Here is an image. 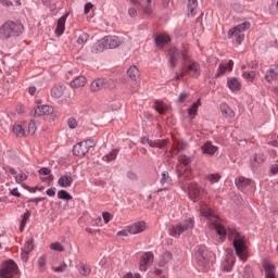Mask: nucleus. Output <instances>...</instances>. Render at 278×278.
I'll use <instances>...</instances> for the list:
<instances>
[{"label": "nucleus", "mask_w": 278, "mask_h": 278, "mask_svg": "<svg viewBox=\"0 0 278 278\" xmlns=\"http://www.w3.org/2000/svg\"><path fill=\"white\" fill-rule=\"evenodd\" d=\"M228 236L233 240V247L237 254V257L242 262L249 260V248L247 247V238L238 232L236 228H228Z\"/></svg>", "instance_id": "1"}, {"label": "nucleus", "mask_w": 278, "mask_h": 278, "mask_svg": "<svg viewBox=\"0 0 278 278\" xmlns=\"http://www.w3.org/2000/svg\"><path fill=\"white\" fill-rule=\"evenodd\" d=\"M200 214L201 216H204V218L211 220V229H215L217 236H219V242H223V240L227 238V229H225V226L218 222V217L212 212V208L204 205L200 208Z\"/></svg>", "instance_id": "2"}, {"label": "nucleus", "mask_w": 278, "mask_h": 278, "mask_svg": "<svg viewBox=\"0 0 278 278\" xmlns=\"http://www.w3.org/2000/svg\"><path fill=\"white\" fill-rule=\"evenodd\" d=\"M186 75L194 77L195 79L197 77H201V64L190 56H187L184 62L181 72L175 74V79H181V77H186Z\"/></svg>", "instance_id": "3"}, {"label": "nucleus", "mask_w": 278, "mask_h": 278, "mask_svg": "<svg viewBox=\"0 0 278 278\" xmlns=\"http://www.w3.org/2000/svg\"><path fill=\"white\" fill-rule=\"evenodd\" d=\"M121 39L116 36H106L96 42L92 47V53H103L105 49H116L119 47Z\"/></svg>", "instance_id": "4"}, {"label": "nucleus", "mask_w": 278, "mask_h": 278, "mask_svg": "<svg viewBox=\"0 0 278 278\" xmlns=\"http://www.w3.org/2000/svg\"><path fill=\"white\" fill-rule=\"evenodd\" d=\"M23 24L7 22L0 28V38H16L24 31Z\"/></svg>", "instance_id": "5"}, {"label": "nucleus", "mask_w": 278, "mask_h": 278, "mask_svg": "<svg viewBox=\"0 0 278 278\" xmlns=\"http://www.w3.org/2000/svg\"><path fill=\"white\" fill-rule=\"evenodd\" d=\"M195 260L199 266H202L204 270H208L210 265L214 264V260H216V256H214V253L200 248L195 253Z\"/></svg>", "instance_id": "6"}, {"label": "nucleus", "mask_w": 278, "mask_h": 278, "mask_svg": "<svg viewBox=\"0 0 278 278\" xmlns=\"http://www.w3.org/2000/svg\"><path fill=\"white\" fill-rule=\"evenodd\" d=\"M194 227V219L189 217L177 225L172 226L169 229V235L174 238H179L181 233H186V231H192Z\"/></svg>", "instance_id": "7"}, {"label": "nucleus", "mask_w": 278, "mask_h": 278, "mask_svg": "<svg viewBox=\"0 0 278 278\" xmlns=\"http://www.w3.org/2000/svg\"><path fill=\"white\" fill-rule=\"evenodd\" d=\"M168 55H169V65L172 66V68H176L177 64L179 62V60H184V62L190 56L188 54V49L186 48H172L168 51Z\"/></svg>", "instance_id": "8"}, {"label": "nucleus", "mask_w": 278, "mask_h": 278, "mask_svg": "<svg viewBox=\"0 0 278 278\" xmlns=\"http://www.w3.org/2000/svg\"><path fill=\"white\" fill-rule=\"evenodd\" d=\"M248 29H251V23L243 22V23L232 27L231 29H229L228 37L236 38V42L238 45H242V42L244 41V34H242V33L247 31Z\"/></svg>", "instance_id": "9"}, {"label": "nucleus", "mask_w": 278, "mask_h": 278, "mask_svg": "<svg viewBox=\"0 0 278 278\" xmlns=\"http://www.w3.org/2000/svg\"><path fill=\"white\" fill-rule=\"evenodd\" d=\"M97 146V141L94 139L84 140L76 143L73 148V153L77 157H84L92 147Z\"/></svg>", "instance_id": "10"}, {"label": "nucleus", "mask_w": 278, "mask_h": 278, "mask_svg": "<svg viewBox=\"0 0 278 278\" xmlns=\"http://www.w3.org/2000/svg\"><path fill=\"white\" fill-rule=\"evenodd\" d=\"M18 273V266L14 261L3 262L0 267V278H14V275Z\"/></svg>", "instance_id": "11"}, {"label": "nucleus", "mask_w": 278, "mask_h": 278, "mask_svg": "<svg viewBox=\"0 0 278 278\" xmlns=\"http://www.w3.org/2000/svg\"><path fill=\"white\" fill-rule=\"evenodd\" d=\"M112 79L99 78L91 83V92H99V90H103V88H110L108 84H113Z\"/></svg>", "instance_id": "12"}, {"label": "nucleus", "mask_w": 278, "mask_h": 278, "mask_svg": "<svg viewBox=\"0 0 278 278\" xmlns=\"http://www.w3.org/2000/svg\"><path fill=\"white\" fill-rule=\"evenodd\" d=\"M153 254L151 252H146L140 258L139 270L143 273L147 271V267L149 266V264H153Z\"/></svg>", "instance_id": "13"}, {"label": "nucleus", "mask_w": 278, "mask_h": 278, "mask_svg": "<svg viewBox=\"0 0 278 278\" xmlns=\"http://www.w3.org/2000/svg\"><path fill=\"white\" fill-rule=\"evenodd\" d=\"M34 116H50L53 114V106L51 105H38L33 111Z\"/></svg>", "instance_id": "14"}, {"label": "nucleus", "mask_w": 278, "mask_h": 278, "mask_svg": "<svg viewBox=\"0 0 278 278\" xmlns=\"http://www.w3.org/2000/svg\"><path fill=\"white\" fill-rule=\"evenodd\" d=\"M203 194V189L199 187L197 184L189 185V199L191 201L197 202L198 199H201V195Z\"/></svg>", "instance_id": "15"}, {"label": "nucleus", "mask_w": 278, "mask_h": 278, "mask_svg": "<svg viewBox=\"0 0 278 278\" xmlns=\"http://www.w3.org/2000/svg\"><path fill=\"white\" fill-rule=\"evenodd\" d=\"M142 144H149V147L156 148V149H164V146L167 144L166 139H156L151 140L149 138H142L141 139Z\"/></svg>", "instance_id": "16"}, {"label": "nucleus", "mask_w": 278, "mask_h": 278, "mask_svg": "<svg viewBox=\"0 0 278 278\" xmlns=\"http://www.w3.org/2000/svg\"><path fill=\"white\" fill-rule=\"evenodd\" d=\"M235 264L236 256H233L232 254H227L225 261L223 262L222 270H224V273H231Z\"/></svg>", "instance_id": "17"}, {"label": "nucleus", "mask_w": 278, "mask_h": 278, "mask_svg": "<svg viewBox=\"0 0 278 278\" xmlns=\"http://www.w3.org/2000/svg\"><path fill=\"white\" fill-rule=\"evenodd\" d=\"M147 229V223L144 222H138L130 226H128V231L132 236H136V233H142Z\"/></svg>", "instance_id": "18"}, {"label": "nucleus", "mask_w": 278, "mask_h": 278, "mask_svg": "<svg viewBox=\"0 0 278 278\" xmlns=\"http://www.w3.org/2000/svg\"><path fill=\"white\" fill-rule=\"evenodd\" d=\"M227 86L231 92H240L242 90V83L236 77L228 78Z\"/></svg>", "instance_id": "19"}, {"label": "nucleus", "mask_w": 278, "mask_h": 278, "mask_svg": "<svg viewBox=\"0 0 278 278\" xmlns=\"http://www.w3.org/2000/svg\"><path fill=\"white\" fill-rule=\"evenodd\" d=\"M25 127H27V124L25 123H17L13 126V134L17 136L18 138H23V136H27V130H25Z\"/></svg>", "instance_id": "20"}, {"label": "nucleus", "mask_w": 278, "mask_h": 278, "mask_svg": "<svg viewBox=\"0 0 278 278\" xmlns=\"http://www.w3.org/2000/svg\"><path fill=\"white\" fill-rule=\"evenodd\" d=\"M264 162V154H254L250 157L251 168H260Z\"/></svg>", "instance_id": "21"}, {"label": "nucleus", "mask_w": 278, "mask_h": 278, "mask_svg": "<svg viewBox=\"0 0 278 278\" xmlns=\"http://www.w3.org/2000/svg\"><path fill=\"white\" fill-rule=\"evenodd\" d=\"M263 268L265 270V278H277L275 276V265L270 262H264Z\"/></svg>", "instance_id": "22"}, {"label": "nucleus", "mask_w": 278, "mask_h": 278, "mask_svg": "<svg viewBox=\"0 0 278 278\" xmlns=\"http://www.w3.org/2000/svg\"><path fill=\"white\" fill-rule=\"evenodd\" d=\"M168 42H170V36L166 34H161L155 37V45L160 49H162V47H165V45H168Z\"/></svg>", "instance_id": "23"}, {"label": "nucleus", "mask_w": 278, "mask_h": 278, "mask_svg": "<svg viewBox=\"0 0 278 278\" xmlns=\"http://www.w3.org/2000/svg\"><path fill=\"white\" fill-rule=\"evenodd\" d=\"M58 184L61 188H71L73 186V176L63 175L59 178Z\"/></svg>", "instance_id": "24"}, {"label": "nucleus", "mask_w": 278, "mask_h": 278, "mask_svg": "<svg viewBox=\"0 0 278 278\" xmlns=\"http://www.w3.org/2000/svg\"><path fill=\"white\" fill-rule=\"evenodd\" d=\"M141 8L143 14L151 16V14H153V0H142Z\"/></svg>", "instance_id": "25"}, {"label": "nucleus", "mask_w": 278, "mask_h": 278, "mask_svg": "<svg viewBox=\"0 0 278 278\" xmlns=\"http://www.w3.org/2000/svg\"><path fill=\"white\" fill-rule=\"evenodd\" d=\"M68 15H63L62 17L59 18L58 24H56V29L55 34L58 36H62L66 29V18Z\"/></svg>", "instance_id": "26"}, {"label": "nucleus", "mask_w": 278, "mask_h": 278, "mask_svg": "<svg viewBox=\"0 0 278 278\" xmlns=\"http://www.w3.org/2000/svg\"><path fill=\"white\" fill-rule=\"evenodd\" d=\"M227 71L229 73H231V71H233V61L232 60H230L226 65L225 64L219 65L216 77H220V75H225Z\"/></svg>", "instance_id": "27"}, {"label": "nucleus", "mask_w": 278, "mask_h": 278, "mask_svg": "<svg viewBox=\"0 0 278 278\" xmlns=\"http://www.w3.org/2000/svg\"><path fill=\"white\" fill-rule=\"evenodd\" d=\"M220 112L225 118H233L236 116V112L229 108L228 103H222L220 104Z\"/></svg>", "instance_id": "28"}, {"label": "nucleus", "mask_w": 278, "mask_h": 278, "mask_svg": "<svg viewBox=\"0 0 278 278\" xmlns=\"http://www.w3.org/2000/svg\"><path fill=\"white\" fill-rule=\"evenodd\" d=\"M218 151V147L212 144V142L207 141L202 146V152L205 155H214Z\"/></svg>", "instance_id": "29"}, {"label": "nucleus", "mask_w": 278, "mask_h": 278, "mask_svg": "<svg viewBox=\"0 0 278 278\" xmlns=\"http://www.w3.org/2000/svg\"><path fill=\"white\" fill-rule=\"evenodd\" d=\"M252 181L249 178H245L243 176L236 179V186L239 188V190H244L245 188H249L251 186Z\"/></svg>", "instance_id": "30"}, {"label": "nucleus", "mask_w": 278, "mask_h": 278, "mask_svg": "<svg viewBox=\"0 0 278 278\" xmlns=\"http://www.w3.org/2000/svg\"><path fill=\"white\" fill-rule=\"evenodd\" d=\"M127 75L132 81H137L138 77H140V70L136 65H131L127 71Z\"/></svg>", "instance_id": "31"}, {"label": "nucleus", "mask_w": 278, "mask_h": 278, "mask_svg": "<svg viewBox=\"0 0 278 278\" xmlns=\"http://www.w3.org/2000/svg\"><path fill=\"white\" fill-rule=\"evenodd\" d=\"M64 90H66V87L64 86H54L51 89V97H54V99H61V97L64 94Z\"/></svg>", "instance_id": "32"}, {"label": "nucleus", "mask_w": 278, "mask_h": 278, "mask_svg": "<svg viewBox=\"0 0 278 278\" xmlns=\"http://www.w3.org/2000/svg\"><path fill=\"white\" fill-rule=\"evenodd\" d=\"M86 77L78 76L71 81V88H84V86H86Z\"/></svg>", "instance_id": "33"}, {"label": "nucleus", "mask_w": 278, "mask_h": 278, "mask_svg": "<svg viewBox=\"0 0 278 278\" xmlns=\"http://www.w3.org/2000/svg\"><path fill=\"white\" fill-rule=\"evenodd\" d=\"M78 273L83 277H88V275L92 273V269L89 267V265L81 263L78 265Z\"/></svg>", "instance_id": "34"}, {"label": "nucleus", "mask_w": 278, "mask_h": 278, "mask_svg": "<svg viewBox=\"0 0 278 278\" xmlns=\"http://www.w3.org/2000/svg\"><path fill=\"white\" fill-rule=\"evenodd\" d=\"M197 8H199L198 0H189L188 1V10H189L190 16L197 15Z\"/></svg>", "instance_id": "35"}, {"label": "nucleus", "mask_w": 278, "mask_h": 278, "mask_svg": "<svg viewBox=\"0 0 278 278\" xmlns=\"http://www.w3.org/2000/svg\"><path fill=\"white\" fill-rule=\"evenodd\" d=\"M265 79L270 84V81H277L278 79V72L275 70H268L265 74Z\"/></svg>", "instance_id": "36"}, {"label": "nucleus", "mask_w": 278, "mask_h": 278, "mask_svg": "<svg viewBox=\"0 0 278 278\" xmlns=\"http://www.w3.org/2000/svg\"><path fill=\"white\" fill-rule=\"evenodd\" d=\"M242 77H243V79H245V81L253 83L255 77H257V72H255V71H251V72L244 71L242 73Z\"/></svg>", "instance_id": "37"}, {"label": "nucleus", "mask_w": 278, "mask_h": 278, "mask_svg": "<svg viewBox=\"0 0 278 278\" xmlns=\"http://www.w3.org/2000/svg\"><path fill=\"white\" fill-rule=\"evenodd\" d=\"M170 260H173V254L170 252H165L163 253L159 266H166V264H168V262H170Z\"/></svg>", "instance_id": "38"}, {"label": "nucleus", "mask_w": 278, "mask_h": 278, "mask_svg": "<svg viewBox=\"0 0 278 278\" xmlns=\"http://www.w3.org/2000/svg\"><path fill=\"white\" fill-rule=\"evenodd\" d=\"M199 108H201V99H199L195 103H193L191 108L188 110L189 116H197V112L199 111Z\"/></svg>", "instance_id": "39"}, {"label": "nucleus", "mask_w": 278, "mask_h": 278, "mask_svg": "<svg viewBox=\"0 0 278 278\" xmlns=\"http://www.w3.org/2000/svg\"><path fill=\"white\" fill-rule=\"evenodd\" d=\"M58 199H61L63 201H73V195H71V193H68V191L66 190H60L58 192Z\"/></svg>", "instance_id": "40"}, {"label": "nucleus", "mask_w": 278, "mask_h": 278, "mask_svg": "<svg viewBox=\"0 0 278 278\" xmlns=\"http://www.w3.org/2000/svg\"><path fill=\"white\" fill-rule=\"evenodd\" d=\"M154 108H155L156 112H159V114H164L166 112V110H168V105H166L162 101H156Z\"/></svg>", "instance_id": "41"}, {"label": "nucleus", "mask_w": 278, "mask_h": 278, "mask_svg": "<svg viewBox=\"0 0 278 278\" xmlns=\"http://www.w3.org/2000/svg\"><path fill=\"white\" fill-rule=\"evenodd\" d=\"M31 216V213H29V211H27L23 216H22V220L20 224V231H24L25 229V225H27V222L29 220Z\"/></svg>", "instance_id": "42"}, {"label": "nucleus", "mask_w": 278, "mask_h": 278, "mask_svg": "<svg viewBox=\"0 0 278 278\" xmlns=\"http://www.w3.org/2000/svg\"><path fill=\"white\" fill-rule=\"evenodd\" d=\"M116 155H118L117 150H112L109 154L103 156L104 162H113V160H116Z\"/></svg>", "instance_id": "43"}, {"label": "nucleus", "mask_w": 278, "mask_h": 278, "mask_svg": "<svg viewBox=\"0 0 278 278\" xmlns=\"http://www.w3.org/2000/svg\"><path fill=\"white\" fill-rule=\"evenodd\" d=\"M51 251H58L59 253H62L64 251V245L60 242H53L50 244Z\"/></svg>", "instance_id": "44"}, {"label": "nucleus", "mask_w": 278, "mask_h": 278, "mask_svg": "<svg viewBox=\"0 0 278 278\" xmlns=\"http://www.w3.org/2000/svg\"><path fill=\"white\" fill-rule=\"evenodd\" d=\"M206 179H208L211 184H218V181H220V174H210L206 176Z\"/></svg>", "instance_id": "45"}, {"label": "nucleus", "mask_w": 278, "mask_h": 278, "mask_svg": "<svg viewBox=\"0 0 278 278\" xmlns=\"http://www.w3.org/2000/svg\"><path fill=\"white\" fill-rule=\"evenodd\" d=\"M243 278H255L253 276V269L251 268V266H245L243 269V274H242Z\"/></svg>", "instance_id": "46"}, {"label": "nucleus", "mask_w": 278, "mask_h": 278, "mask_svg": "<svg viewBox=\"0 0 278 278\" xmlns=\"http://www.w3.org/2000/svg\"><path fill=\"white\" fill-rule=\"evenodd\" d=\"M0 2L7 8H10V5H21V0H0Z\"/></svg>", "instance_id": "47"}, {"label": "nucleus", "mask_w": 278, "mask_h": 278, "mask_svg": "<svg viewBox=\"0 0 278 278\" xmlns=\"http://www.w3.org/2000/svg\"><path fill=\"white\" fill-rule=\"evenodd\" d=\"M23 251L31 253V251H34V240L31 239L27 240L24 244Z\"/></svg>", "instance_id": "48"}, {"label": "nucleus", "mask_w": 278, "mask_h": 278, "mask_svg": "<svg viewBox=\"0 0 278 278\" xmlns=\"http://www.w3.org/2000/svg\"><path fill=\"white\" fill-rule=\"evenodd\" d=\"M68 265L66 263H61L60 266L52 267L53 273H65Z\"/></svg>", "instance_id": "49"}, {"label": "nucleus", "mask_w": 278, "mask_h": 278, "mask_svg": "<svg viewBox=\"0 0 278 278\" xmlns=\"http://www.w3.org/2000/svg\"><path fill=\"white\" fill-rule=\"evenodd\" d=\"M178 160L179 163L182 164L184 166H188V164L192 163V159L187 155H180Z\"/></svg>", "instance_id": "50"}, {"label": "nucleus", "mask_w": 278, "mask_h": 278, "mask_svg": "<svg viewBox=\"0 0 278 278\" xmlns=\"http://www.w3.org/2000/svg\"><path fill=\"white\" fill-rule=\"evenodd\" d=\"M27 134H29L30 136H34V134H36V123H34V121H30L27 124Z\"/></svg>", "instance_id": "51"}, {"label": "nucleus", "mask_w": 278, "mask_h": 278, "mask_svg": "<svg viewBox=\"0 0 278 278\" xmlns=\"http://www.w3.org/2000/svg\"><path fill=\"white\" fill-rule=\"evenodd\" d=\"M43 5H47V8H50V10L53 12L55 10V3H58V0H42Z\"/></svg>", "instance_id": "52"}, {"label": "nucleus", "mask_w": 278, "mask_h": 278, "mask_svg": "<svg viewBox=\"0 0 278 278\" xmlns=\"http://www.w3.org/2000/svg\"><path fill=\"white\" fill-rule=\"evenodd\" d=\"M38 266L40 270H45V267L47 266V256L42 255L38 258Z\"/></svg>", "instance_id": "53"}, {"label": "nucleus", "mask_w": 278, "mask_h": 278, "mask_svg": "<svg viewBox=\"0 0 278 278\" xmlns=\"http://www.w3.org/2000/svg\"><path fill=\"white\" fill-rule=\"evenodd\" d=\"M270 14H277L278 12V0H271V5L269 8Z\"/></svg>", "instance_id": "54"}, {"label": "nucleus", "mask_w": 278, "mask_h": 278, "mask_svg": "<svg viewBox=\"0 0 278 278\" xmlns=\"http://www.w3.org/2000/svg\"><path fill=\"white\" fill-rule=\"evenodd\" d=\"M67 125H68L70 129H76L77 128V119H75V117H70L67 119Z\"/></svg>", "instance_id": "55"}, {"label": "nucleus", "mask_w": 278, "mask_h": 278, "mask_svg": "<svg viewBox=\"0 0 278 278\" xmlns=\"http://www.w3.org/2000/svg\"><path fill=\"white\" fill-rule=\"evenodd\" d=\"M16 184H23V181H27V175L26 174H18L15 176Z\"/></svg>", "instance_id": "56"}, {"label": "nucleus", "mask_w": 278, "mask_h": 278, "mask_svg": "<svg viewBox=\"0 0 278 278\" xmlns=\"http://www.w3.org/2000/svg\"><path fill=\"white\" fill-rule=\"evenodd\" d=\"M2 169L9 175H16V169L10 167V165H3Z\"/></svg>", "instance_id": "57"}, {"label": "nucleus", "mask_w": 278, "mask_h": 278, "mask_svg": "<svg viewBox=\"0 0 278 278\" xmlns=\"http://www.w3.org/2000/svg\"><path fill=\"white\" fill-rule=\"evenodd\" d=\"M184 149H186V142L178 141V143L176 146V155H177V153H181V151H184Z\"/></svg>", "instance_id": "58"}, {"label": "nucleus", "mask_w": 278, "mask_h": 278, "mask_svg": "<svg viewBox=\"0 0 278 278\" xmlns=\"http://www.w3.org/2000/svg\"><path fill=\"white\" fill-rule=\"evenodd\" d=\"M85 42H88V35L83 34L77 39V45H84Z\"/></svg>", "instance_id": "59"}, {"label": "nucleus", "mask_w": 278, "mask_h": 278, "mask_svg": "<svg viewBox=\"0 0 278 278\" xmlns=\"http://www.w3.org/2000/svg\"><path fill=\"white\" fill-rule=\"evenodd\" d=\"M102 218H103L105 225H108V223H110L112 220V215L110 214V212H104V213H102Z\"/></svg>", "instance_id": "60"}, {"label": "nucleus", "mask_w": 278, "mask_h": 278, "mask_svg": "<svg viewBox=\"0 0 278 278\" xmlns=\"http://www.w3.org/2000/svg\"><path fill=\"white\" fill-rule=\"evenodd\" d=\"M129 236V227L125 228L124 230L117 231V237L123 238Z\"/></svg>", "instance_id": "61"}, {"label": "nucleus", "mask_w": 278, "mask_h": 278, "mask_svg": "<svg viewBox=\"0 0 278 278\" xmlns=\"http://www.w3.org/2000/svg\"><path fill=\"white\" fill-rule=\"evenodd\" d=\"M128 14L131 18H136L138 16V10H136V8H129Z\"/></svg>", "instance_id": "62"}, {"label": "nucleus", "mask_w": 278, "mask_h": 278, "mask_svg": "<svg viewBox=\"0 0 278 278\" xmlns=\"http://www.w3.org/2000/svg\"><path fill=\"white\" fill-rule=\"evenodd\" d=\"M168 179H169L168 172H163L162 178H161V184H168Z\"/></svg>", "instance_id": "63"}, {"label": "nucleus", "mask_w": 278, "mask_h": 278, "mask_svg": "<svg viewBox=\"0 0 278 278\" xmlns=\"http://www.w3.org/2000/svg\"><path fill=\"white\" fill-rule=\"evenodd\" d=\"M123 278H140V274L134 275L131 273H128Z\"/></svg>", "instance_id": "64"}]
</instances>
